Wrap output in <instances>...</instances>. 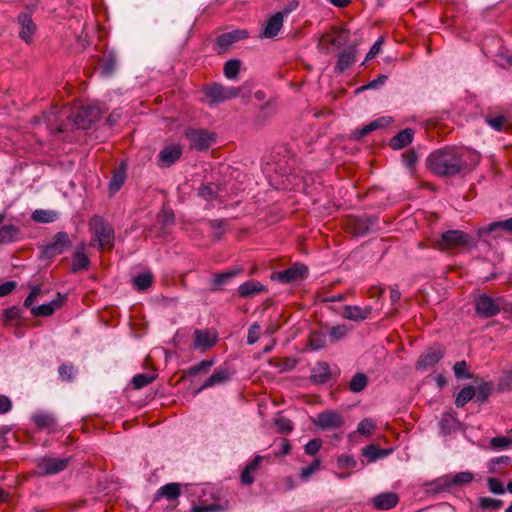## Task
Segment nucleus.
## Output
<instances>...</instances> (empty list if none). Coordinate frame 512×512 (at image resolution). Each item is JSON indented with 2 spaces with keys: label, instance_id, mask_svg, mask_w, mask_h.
<instances>
[{
  "label": "nucleus",
  "instance_id": "nucleus-33",
  "mask_svg": "<svg viewBox=\"0 0 512 512\" xmlns=\"http://www.w3.org/2000/svg\"><path fill=\"white\" fill-rule=\"evenodd\" d=\"M63 302V298L59 296L58 299H54L49 303H45L31 309V313L33 316L39 317H48L51 316L54 311L61 306Z\"/></svg>",
  "mask_w": 512,
  "mask_h": 512
},
{
  "label": "nucleus",
  "instance_id": "nucleus-52",
  "mask_svg": "<svg viewBox=\"0 0 512 512\" xmlns=\"http://www.w3.org/2000/svg\"><path fill=\"white\" fill-rule=\"evenodd\" d=\"M116 65L117 61L115 56L112 54H108L101 65L102 73L105 76H110L114 72Z\"/></svg>",
  "mask_w": 512,
  "mask_h": 512
},
{
  "label": "nucleus",
  "instance_id": "nucleus-44",
  "mask_svg": "<svg viewBox=\"0 0 512 512\" xmlns=\"http://www.w3.org/2000/svg\"><path fill=\"white\" fill-rule=\"evenodd\" d=\"M493 391V386L490 382H483L475 388V396L477 401L486 402Z\"/></svg>",
  "mask_w": 512,
  "mask_h": 512
},
{
  "label": "nucleus",
  "instance_id": "nucleus-53",
  "mask_svg": "<svg viewBox=\"0 0 512 512\" xmlns=\"http://www.w3.org/2000/svg\"><path fill=\"white\" fill-rule=\"evenodd\" d=\"M309 344L313 350L322 349L326 345V336L320 333H312L310 335Z\"/></svg>",
  "mask_w": 512,
  "mask_h": 512
},
{
  "label": "nucleus",
  "instance_id": "nucleus-24",
  "mask_svg": "<svg viewBox=\"0 0 512 512\" xmlns=\"http://www.w3.org/2000/svg\"><path fill=\"white\" fill-rule=\"evenodd\" d=\"M372 312L371 306L361 308L359 306L345 305L343 307L342 316L345 319L355 322L363 321L369 317Z\"/></svg>",
  "mask_w": 512,
  "mask_h": 512
},
{
  "label": "nucleus",
  "instance_id": "nucleus-62",
  "mask_svg": "<svg viewBox=\"0 0 512 512\" xmlns=\"http://www.w3.org/2000/svg\"><path fill=\"white\" fill-rule=\"evenodd\" d=\"M261 326L258 323L252 324L248 329L247 344L252 345L259 340Z\"/></svg>",
  "mask_w": 512,
  "mask_h": 512
},
{
  "label": "nucleus",
  "instance_id": "nucleus-13",
  "mask_svg": "<svg viewBox=\"0 0 512 512\" xmlns=\"http://www.w3.org/2000/svg\"><path fill=\"white\" fill-rule=\"evenodd\" d=\"M308 273L309 270L306 265L296 263L288 269L278 272L276 279L281 283L289 284L307 278Z\"/></svg>",
  "mask_w": 512,
  "mask_h": 512
},
{
  "label": "nucleus",
  "instance_id": "nucleus-43",
  "mask_svg": "<svg viewBox=\"0 0 512 512\" xmlns=\"http://www.w3.org/2000/svg\"><path fill=\"white\" fill-rule=\"evenodd\" d=\"M155 378V375L147 373L137 374L132 378L131 384L134 389H141L151 384L155 380Z\"/></svg>",
  "mask_w": 512,
  "mask_h": 512
},
{
  "label": "nucleus",
  "instance_id": "nucleus-59",
  "mask_svg": "<svg viewBox=\"0 0 512 512\" xmlns=\"http://www.w3.org/2000/svg\"><path fill=\"white\" fill-rule=\"evenodd\" d=\"M376 425L375 423L373 422V420L369 419V418H365L363 419L359 424H358V427H357V430L359 433H361L362 435L364 436H369L371 435V433L373 432V430L375 429Z\"/></svg>",
  "mask_w": 512,
  "mask_h": 512
},
{
  "label": "nucleus",
  "instance_id": "nucleus-54",
  "mask_svg": "<svg viewBox=\"0 0 512 512\" xmlns=\"http://www.w3.org/2000/svg\"><path fill=\"white\" fill-rule=\"evenodd\" d=\"M209 226L215 230L214 239L220 240L222 235L224 234V227L226 226V221L223 219H215L209 221Z\"/></svg>",
  "mask_w": 512,
  "mask_h": 512
},
{
  "label": "nucleus",
  "instance_id": "nucleus-7",
  "mask_svg": "<svg viewBox=\"0 0 512 512\" xmlns=\"http://www.w3.org/2000/svg\"><path fill=\"white\" fill-rule=\"evenodd\" d=\"M69 464V458L42 457L37 461V473L40 476L55 475L64 471Z\"/></svg>",
  "mask_w": 512,
  "mask_h": 512
},
{
  "label": "nucleus",
  "instance_id": "nucleus-39",
  "mask_svg": "<svg viewBox=\"0 0 512 512\" xmlns=\"http://www.w3.org/2000/svg\"><path fill=\"white\" fill-rule=\"evenodd\" d=\"M58 212L53 210H35L32 213V220L37 223H52L58 219Z\"/></svg>",
  "mask_w": 512,
  "mask_h": 512
},
{
  "label": "nucleus",
  "instance_id": "nucleus-57",
  "mask_svg": "<svg viewBox=\"0 0 512 512\" xmlns=\"http://www.w3.org/2000/svg\"><path fill=\"white\" fill-rule=\"evenodd\" d=\"M59 376L64 381H72L75 375L74 366L71 364H62L58 369Z\"/></svg>",
  "mask_w": 512,
  "mask_h": 512
},
{
  "label": "nucleus",
  "instance_id": "nucleus-64",
  "mask_svg": "<svg viewBox=\"0 0 512 512\" xmlns=\"http://www.w3.org/2000/svg\"><path fill=\"white\" fill-rule=\"evenodd\" d=\"M487 485L490 490V492L494 494H503L505 492V489L503 487V484L500 480L494 477H490L487 480Z\"/></svg>",
  "mask_w": 512,
  "mask_h": 512
},
{
  "label": "nucleus",
  "instance_id": "nucleus-11",
  "mask_svg": "<svg viewBox=\"0 0 512 512\" xmlns=\"http://www.w3.org/2000/svg\"><path fill=\"white\" fill-rule=\"evenodd\" d=\"M101 116V110L96 105H87L79 108L74 115V123L80 129H88Z\"/></svg>",
  "mask_w": 512,
  "mask_h": 512
},
{
  "label": "nucleus",
  "instance_id": "nucleus-45",
  "mask_svg": "<svg viewBox=\"0 0 512 512\" xmlns=\"http://www.w3.org/2000/svg\"><path fill=\"white\" fill-rule=\"evenodd\" d=\"M473 480V474L469 471H463L455 474L451 478L447 477L446 481L449 486L468 484Z\"/></svg>",
  "mask_w": 512,
  "mask_h": 512
},
{
  "label": "nucleus",
  "instance_id": "nucleus-30",
  "mask_svg": "<svg viewBox=\"0 0 512 512\" xmlns=\"http://www.w3.org/2000/svg\"><path fill=\"white\" fill-rule=\"evenodd\" d=\"M330 367L327 362H319L312 369L310 380L315 384H324L330 379Z\"/></svg>",
  "mask_w": 512,
  "mask_h": 512
},
{
  "label": "nucleus",
  "instance_id": "nucleus-28",
  "mask_svg": "<svg viewBox=\"0 0 512 512\" xmlns=\"http://www.w3.org/2000/svg\"><path fill=\"white\" fill-rule=\"evenodd\" d=\"M414 137V131L411 128H406L390 139L389 145L395 150L403 149L408 146Z\"/></svg>",
  "mask_w": 512,
  "mask_h": 512
},
{
  "label": "nucleus",
  "instance_id": "nucleus-46",
  "mask_svg": "<svg viewBox=\"0 0 512 512\" xmlns=\"http://www.w3.org/2000/svg\"><path fill=\"white\" fill-rule=\"evenodd\" d=\"M218 188L214 184H202L198 189V195L207 201L217 197Z\"/></svg>",
  "mask_w": 512,
  "mask_h": 512
},
{
  "label": "nucleus",
  "instance_id": "nucleus-60",
  "mask_svg": "<svg viewBox=\"0 0 512 512\" xmlns=\"http://www.w3.org/2000/svg\"><path fill=\"white\" fill-rule=\"evenodd\" d=\"M275 425L277 426L279 432L288 434L293 430V423L290 419L286 417H278L275 419Z\"/></svg>",
  "mask_w": 512,
  "mask_h": 512
},
{
  "label": "nucleus",
  "instance_id": "nucleus-21",
  "mask_svg": "<svg viewBox=\"0 0 512 512\" xmlns=\"http://www.w3.org/2000/svg\"><path fill=\"white\" fill-rule=\"evenodd\" d=\"M233 375V371L228 368L216 370L210 377H208L204 383L198 388L197 392L205 390L207 388L223 384L227 382Z\"/></svg>",
  "mask_w": 512,
  "mask_h": 512
},
{
  "label": "nucleus",
  "instance_id": "nucleus-5",
  "mask_svg": "<svg viewBox=\"0 0 512 512\" xmlns=\"http://www.w3.org/2000/svg\"><path fill=\"white\" fill-rule=\"evenodd\" d=\"M440 250L457 249L462 247H469L473 245V238L471 235L460 230H449L441 234V237L436 242Z\"/></svg>",
  "mask_w": 512,
  "mask_h": 512
},
{
  "label": "nucleus",
  "instance_id": "nucleus-6",
  "mask_svg": "<svg viewBox=\"0 0 512 512\" xmlns=\"http://www.w3.org/2000/svg\"><path fill=\"white\" fill-rule=\"evenodd\" d=\"M185 137L189 141L190 149L205 151L216 142L217 135L206 129L188 128Z\"/></svg>",
  "mask_w": 512,
  "mask_h": 512
},
{
  "label": "nucleus",
  "instance_id": "nucleus-36",
  "mask_svg": "<svg viewBox=\"0 0 512 512\" xmlns=\"http://www.w3.org/2000/svg\"><path fill=\"white\" fill-rule=\"evenodd\" d=\"M240 269H233L229 271H225L222 273H218L214 276L212 284L213 287L211 288L212 291H219L221 290V286L227 284L232 278L240 274Z\"/></svg>",
  "mask_w": 512,
  "mask_h": 512
},
{
  "label": "nucleus",
  "instance_id": "nucleus-32",
  "mask_svg": "<svg viewBox=\"0 0 512 512\" xmlns=\"http://www.w3.org/2000/svg\"><path fill=\"white\" fill-rule=\"evenodd\" d=\"M261 461L262 456L257 455L244 467L240 476L243 485H251L254 482L253 473L258 469Z\"/></svg>",
  "mask_w": 512,
  "mask_h": 512
},
{
  "label": "nucleus",
  "instance_id": "nucleus-10",
  "mask_svg": "<svg viewBox=\"0 0 512 512\" xmlns=\"http://www.w3.org/2000/svg\"><path fill=\"white\" fill-rule=\"evenodd\" d=\"M248 37V32L246 30L236 29L230 32H225L220 34L216 38V42L214 45V51L221 55L229 51L231 46Z\"/></svg>",
  "mask_w": 512,
  "mask_h": 512
},
{
  "label": "nucleus",
  "instance_id": "nucleus-19",
  "mask_svg": "<svg viewBox=\"0 0 512 512\" xmlns=\"http://www.w3.org/2000/svg\"><path fill=\"white\" fill-rule=\"evenodd\" d=\"M18 22L21 26V31L19 33V36L22 40L25 42H30L35 31H36V25L34 24L32 20V15L30 12H22L18 16Z\"/></svg>",
  "mask_w": 512,
  "mask_h": 512
},
{
  "label": "nucleus",
  "instance_id": "nucleus-1",
  "mask_svg": "<svg viewBox=\"0 0 512 512\" xmlns=\"http://www.w3.org/2000/svg\"><path fill=\"white\" fill-rule=\"evenodd\" d=\"M465 155V151L455 147L438 149L428 156L427 165L437 176L452 177L466 170Z\"/></svg>",
  "mask_w": 512,
  "mask_h": 512
},
{
  "label": "nucleus",
  "instance_id": "nucleus-9",
  "mask_svg": "<svg viewBox=\"0 0 512 512\" xmlns=\"http://www.w3.org/2000/svg\"><path fill=\"white\" fill-rule=\"evenodd\" d=\"M445 355V348L441 344H435L422 353L417 362L416 369L418 371H426L434 367Z\"/></svg>",
  "mask_w": 512,
  "mask_h": 512
},
{
  "label": "nucleus",
  "instance_id": "nucleus-22",
  "mask_svg": "<svg viewBox=\"0 0 512 512\" xmlns=\"http://www.w3.org/2000/svg\"><path fill=\"white\" fill-rule=\"evenodd\" d=\"M391 122H392L391 117H380V118L370 122L369 124L363 126L362 128L354 131L353 138L355 140H360L363 137L367 136L369 133H371L377 129L389 126Z\"/></svg>",
  "mask_w": 512,
  "mask_h": 512
},
{
  "label": "nucleus",
  "instance_id": "nucleus-16",
  "mask_svg": "<svg viewBox=\"0 0 512 512\" xmlns=\"http://www.w3.org/2000/svg\"><path fill=\"white\" fill-rule=\"evenodd\" d=\"M31 420L38 430H45L48 433L55 432L58 428L57 420L52 413L39 411L31 416Z\"/></svg>",
  "mask_w": 512,
  "mask_h": 512
},
{
  "label": "nucleus",
  "instance_id": "nucleus-42",
  "mask_svg": "<svg viewBox=\"0 0 512 512\" xmlns=\"http://www.w3.org/2000/svg\"><path fill=\"white\" fill-rule=\"evenodd\" d=\"M153 282V275L150 272L142 273L133 278V285L139 291L147 290Z\"/></svg>",
  "mask_w": 512,
  "mask_h": 512
},
{
  "label": "nucleus",
  "instance_id": "nucleus-12",
  "mask_svg": "<svg viewBox=\"0 0 512 512\" xmlns=\"http://www.w3.org/2000/svg\"><path fill=\"white\" fill-rule=\"evenodd\" d=\"M313 423L318 428L325 429H340L344 425L343 416L333 410H326L317 415V417L313 420Z\"/></svg>",
  "mask_w": 512,
  "mask_h": 512
},
{
  "label": "nucleus",
  "instance_id": "nucleus-38",
  "mask_svg": "<svg viewBox=\"0 0 512 512\" xmlns=\"http://www.w3.org/2000/svg\"><path fill=\"white\" fill-rule=\"evenodd\" d=\"M475 396V388L471 385H467L462 388L456 395L455 405L458 408L464 407L469 401Z\"/></svg>",
  "mask_w": 512,
  "mask_h": 512
},
{
  "label": "nucleus",
  "instance_id": "nucleus-23",
  "mask_svg": "<svg viewBox=\"0 0 512 512\" xmlns=\"http://www.w3.org/2000/svg\"><path fill=\"white\" fill-rule=\"evenodd\" d=\"M126 164L122 162L114 171L112 174V177L108 184V190L110 196H113L116 194L121 187L124 185L127 174H126Z\"/></svg>",
  "mask_w": 512,
  "mask_h": 512
},
{
  "label": "nucleus",
  "instance_id": "nucleus-2",
  "mask_svg": "<svg viewBox=\"0 0 512 512\" xmlns=\"http://www.w3.org/2000/svg\"><path fill=\"white\" fill-rule=\"evenodd\" d=\"M88 229L91 234L90 246L103 251H110L114 248V228L102 216H92L88 222Z\"/></svg>",
  "mask_w": 512,
  "mask_h": 512
},
{
  "label": "nucleus",
  "instance_id": "nucleus-48",
  "mask_svg": "<svg viewBox=\"0 0 512 512\" xmlns=\"http://www.w3.org/2000/svg\"><path fill=\"white\" fill-rule=\"evenodd\" d=\"M348 332H349L348 326H346L344 324L337 325V326L332 327L329 330V338H330L331 342H336V341H339V340L343 339L344 337H346Z\"/></svg>",
  "mask_w": 512,
  "mask_h": 512
},
{
  "label": "nucleus",
  "instance_id": "nucleus-4",
  "mask_svg": "<svg viewBox=\"0 0 512 512\" xmlns=\"http://www.w3.org/2000/svg\"><path fill=\"white\" fill-rule=\"evenodd\" d=\"M505 302L503 297L492 298L483 293L475 299V311L482 318H492L505 309Z\"/></svg>",
  "mask_w": 512,
  "mask_h": 512
},
{
  "label": "nucleus",
  "instance_id": "nucleus-18",
  "mask_svg": "<svg viewBox=\"0 0 512 512\" xmlns=\"http://www.w3.org/2000/svg\"><path fill=\"white\" fill-rule=\"evenodd\" d=\"M182 155V148L180 145H170L164 147L158 157H159V165L161 167H170L173 165Z\"/></svg>",
  "mask_w": 512,
  "mask_h": 512
},
{
  "label": "nucleus",
  "instance_id": "nucleus-55",
  "mask_svg": "<svg viewBox=\"0 0 512 512\" xmlns=\"http://www.w3.org/2000/svg\"><path fill=\"white\" fill-rule=\"evenodd\" d=\"M20 317L21 311L17 306H11L5 309L2 314L3 321L6 323L18 320Z\"/></svg>",
  "mask_w": 512,
  "mask_h": 512
},
{
  "label": "nucleus",
  "instance_id": "nucleus-20",
  "mask_svg": "<svg viewBox=\"0 0 512 512\" xmlns=\"http://www.w3.org/2000/svg\"><path fill=\"white\" fill-rule=\"evenodd\" d=\"M398 503L399 497L394 492L380 493L372 499L373 507L380 511L392 509Z\"/></svg>",
  "mask_w": 512,
  "mask_h": 512
},
{
  "label": "nucleus",
  "instance_id": "nucleus-25",
  "mask_svg": "<svg viewBox=\"0 0 512 512\" xmlns=\"http://www.w3.org/2000/svg\"><path fill=\"white\" fill-rule=\"evenodd\" d=\"M374 224L375 220L367 216L353 217L348 223L351 233L357 236L365 235Z\"/></svg>",
  "mask_w": 512,
  "mask_h": 512
},
{
  "label": "nucleus",
  "instance_id": "nucleus-31",
  "mask_svg": "<svg viewBox=\"0 0 512 512\" xmlns=\"http://www.w3.org/2000/svg\"><path fill=\"white\" fill-rule=\"evenodd\" d=\"M485 122L495 131H507L510 127L508 118L502 114L489 113L485 116Z\"/></svg>",
  "mask_w": 512,
  "mask_h": 512
},
{
  "label": "nucleus",
  "instance_id": "nucleus-27",
  "mask_svg": "<svg viewBox=\"0 0 512 512\" xmlns=\"http://www.w3.org/2000/svg\"><path fill=\"white\" fill-rule=\"evenodd\" d=\"M266 287L257 280H248L238 287V295L241 298H248L263 293Z\"/></svg>",
  "mask_w": 512,
  "mask_h": 512
},
{
  "label": "nucleus",
  "instance_id": "nucleus-34",
  "mask_svg": "<svg viewBox=\"0 0 512 512\" xmlns=\"http://www.w3.org/2000/svg\"><path fill=\"white\" fill-rule=\"evenodd\" d=\"M20 228L16 225L9 224L0 228V244L14 243L19 239Z\"/></svg>",
  "mask_w": 512,
  "mask_h": 512
},
{
  "label": "nucleus",
  "instance_id": "nucleus-41",
  "mask_svg": "<svg viewBox=\"0 0 512 512\" xmlns=\"http://www.w3.org/2000/svg\"><path fill=\"white\" fill-rule=\"evenodd\" d=\"M368 384V377L364 373H356L350 383L349 389L354 393H359L365 389Z\"/></svg>",
  "mask_w": 512,
  "mask_h": 512
},
{
  "label": "nucleus",
  "instance_id": "nucleus-29",
  "mask_svg": "<svg viewBox=\"0 0 512 512\" xmlns=\"http://www.w3.org/2000/svg\"><path fill=\"white\" fill-rule=\"evenodd\" d=\"M181 495V486L178 483H168L166 485L161 486L155 496L154 501H157L161 498H166L167 500H175Z\"/></svg>",
  "mask_w": 512,
  "mask_h": 512
},
{
  "label": "nucleus",
  "instance_id": "nucleus-63",
  "mask_svg": "<svg viewBox=\"0 0 512 512\" xmlns=\"http://www.w3.org/2000/svg\"><path fill=\"white\" fill-rule=\"evenodd\" d=\"M322 447V440L314 438L305 445V453L311 456L316 455Z\"/></svg>",
  "mask_w": 512,
  "mask_h": 512
},
{
  "label": "nucleus",
  "instance_id": "nucleus-17",
  "mask_svg": "<svg viewBox=\"0 0 512 512\" xmlns=\"http://www.w3.org/2000/svg\"><path fill=\"white\" fill-rule=\"evenodd\" d=\"M289 10L280 11L272 15L266 22L262 31V36L265 38L275 37L283 26L284 16L288 15Z\"/></svg>",
  "mask_w": 512,
  "mask_h": 512
},
{
  "label": "nucleus",
  "instance_id": "nucleus-40",
  "mask_svg": "<svg viewBox=\"0 0 512 512\" xmlns=\"http://www.w3.org/2000/svg\"><path fill=\"white\" fill-rule=\"evenodd\" d=\"M227 509V504L210 503L207 504L204 500L200 501L199 504L191 507V512H221Z\"/></svg>",
  "mask_w": 512,
  "mask_h": 512
},
{
  "label": "nucleus",
  "instance_id": "nucleus-49",
  "mask_svg": "<svg viewBox=\"0 0 512 512\" xmlns=\"http://www.w3.org/2000/svg\"><path fill=\"white\" fill-rule=\"evenodd\" d=\"M503 506V501L490 497H481L479 499V507L481 509L498 510Z\"/></svg>",
  "mask_w": 512,
  "mask_h": 512
},
{
  "label": "nucleus",
  "instance_id": "nucleus-15",
  "mask_svg": "<svg viewBox=\"0 0 512 512\" xmlns=\"http://www.w3.org/2000/svg\"><path fill=\"white\" fill-rule=\"evenodd\" d=\"M357 48L355 45H349L337 55V62L334 71L338 74L343 73L350 68L356 61Z\"/></svg>",
  "mask_w": 512,
  "mask_h": 512
},
{
  "label": "nucleus",
  "instance_id": "nucleus-37",
  "mask_svg": "<svg viewBox=\"0 0 512 512\" xmlns=\"http://www.w3.org/2000/svg\"><path fill=\"white\" fill-rule=\"evenodd\" d=\"M242 62L239 59L233 58L229 59L224 63L223 74L229 80L237 79Z\"/></svg>",
  "mask_w": 512,
  "mask_h": 512
},
{
  "label": "nucleus",
  "instance_id": "nucleus-47",
  "mask_svg": "<svg viewBox=\"0 0 512 512\" xmlns=\"http://www.w3.org/2000/svg\"><path fill=\"white\" fill-rule=\"evenodd\" d=\"M511 458L509 456H499V457H495L493 459L490 460L489 464H488V469H489V472L490 473H499L500 470L498 468V465H501V466H508L510 463H511Z\"/></svg>",
  "mask_w": 512,
  "mask_h": 512
},
{
  "label": "nucleus",
  "instance_id": "nucleus-26",
  "mask_svg": "<svg viewBox=\"0 0 512 512\" xmlns=\"http://www.w3.org/2000/svg\"><path fill=\"white\" fill-rule=\"evenodd\" d=\"M90 260L85 254V244H80L72 257L71 272L77 273L89 268Z\"/></svg>",
  "mask_w": 512,
  "mask_h": 512
},
{
  "label": "nucleus",
  "instance_id": "nucleus-51",
  "mask_svg": "<svg viewBox=\"0 0 512 512\" xmlns=\"http://www.w3.org/2000/svg\"><path fill=\"white\" fill-rule=\"evenodd\" d=\"M453 371L457 379H470L472 377L464 360L456 362L453 366Z\"/></svg>",
  "mask_w": 512,
  "mask_h": 512
},
{
  "label": "nucleus",
  "instance_id": "nucleus-35",
  "mask_svg": "<svg viewBox=\"0 0 512 512\" xmlns=\"http://www.w3.org/2000/svg\"><path fill=\"white\" fill-rule=\"evenodd\" d=\"M392 453V449H381L375 444H369L362 449V455L365 456L369 462H375L378 459L387 457Z\"/></svg>",
  "mask_w": 512,
  "mask_h": 512
},
{
  "label": "nucleus",
  "instance_id": "nucleus-8",
  "mask_svg": "<svg viewBox=\"0 0 512 512\" xmlns=\"http://www.w3.org/2000/svg\"><path fill=\"white\" fill-rule=\"evenodd\" d=\"M72 241L67 232H57L51 239L50 243L43 247V255L52 258L57 255L63 254L66 250L70 249Z\"/></svg>",
  "mask_w": 512,
  "mask_h": 512
},
{
  "label": "nucleus",
  "instance_id": "nucleus-3",
  "mask_svg": "<svg viewBox=\"0 0 512 512\" xmlns=\"http://www.w3.org/2000/svg\"><path fill=\"white\" fill-rule=\"evenodd\" d=\"M241 89L236 87L224 86L221 83H211L203 87V93L208 100L209 105L225 102L236 98Z\"/></svg>",
  "mask_w": 512,
  "mask_h": 512
},
{
  "label": "nucleus",
  "instance_id": "nucleus-50",
  "mask_svg": "<svg viewBox=\"0 0 512 512\" xmlns=\"http://www.w3.org/2000/svg\"><path fill=\"white\" fill-rule=\"evenodd\" d=\"M496 230H504L506 232L512 233V217L502 221H495L490 223L488 226V232H494Z\"/></svg>",
  "mask_w": 512,
  "mask_h": 512
},
{
  "label": "nucleus",
  "instance_id": "nucleus-58",
  "mask_svg": "<svg viewBox=\"0 0 512 512\" xmlns=\"http://www.w3.org/2000/svg\"><path fill=\"white\" fill-rule=\"evenodd\" d=\"M319 468H320V460L319 459L313 460L310 465H308L307 467H304L301 470L300 478L303 481H307L310 478V476L312 474H314Z\"/></svg>",
  "mask_w": 512,
  "mask_h": 512
},
{
  "label": "nucleus",
  "instance_id": "nucleus-14",
  "mask_svg": "<svg viewBox=\"0 0 512 512\" xmlns=\"http://www.w3.org/2000/svg\"><path fill=\"white\" fill-rule=\"evenodd\" d=\"M193 336V348L196 350H201L202 352L212 348L218 340L217 334L208 329H196L193 333Z\"/></svg>",
  "mask_w": 512,
  "mask_h": 512
},
{
  "label": "nucleus",
  "instance_id": "nucleus-56",
  "mask_svg": "<svg viewBox=\"0 0 512 512\" xmlns=\"http://www.w3.org/2000/svg\"><path fill=\"white\" fill-rule=\"evenodd\" d=\"M511 445L512 439L506 436H497L490 440V446L494 449H505Z\"/></svg>",
  "mask_w": 512,
  "mask_h": 512
},
{
  "label": "nucleus",
  "instance_id": "nucleus-61",
  "mask_svg": "<svg viewBox=\"0 0 512 512\" xmlns=\"http://www.w3.org/2000/svg\"><path fill=\"white\" fill-rule=\"evenodd\" d=\"M212 365H213V361L202 360L198 364L189 367L188 374L191 376H195L202 371H207Z\"/></svg>",
  "mask_w": 512,
  "mask_h": 512
}]
</instances>
